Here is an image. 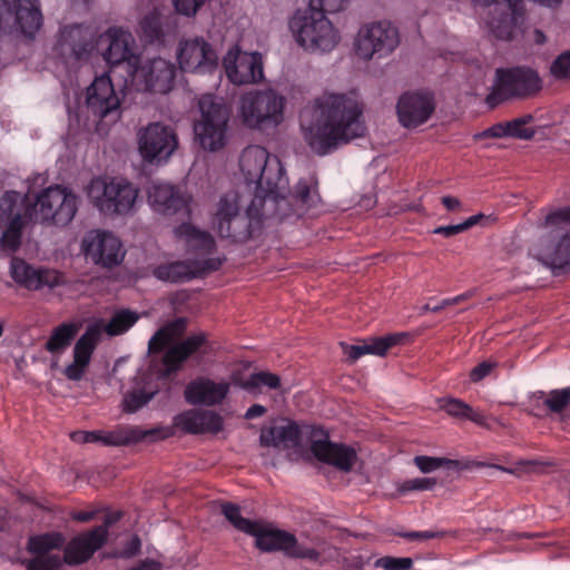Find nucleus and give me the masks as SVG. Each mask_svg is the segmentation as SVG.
Listing matches in <instances>:
<instances>
[{"label":"nucleus","mask_w":570,"mask_h":570,"mask_svg":"<svg viewBox=\"0 0 570 570\" xmlns=\"http://www.w3.org/2000/svg\"><path fill=\"white\" fill-rule=\"evenodd\" d=\"M206 0H173L178 13L191 17L195 16Z\"/></svg>","instance_id":"680f3d73"},{"label":"nucleus","mask_w":570,"mask_h":570,"mask_svg":"<svg viewBox=\"0 0 570 570\" xmlns=\"http://www.w3.org/2000/svg\"><path fill=\"white\" fill-rule=\"evenodd\" d=\"M202 118L195 124V135L200 146L210 151L225 146L229 121V109L223 99L214 95H203L199 99Z\"/></svg>","instance_id":"9d476101"},{"label":"nucleus","mask_w":570,"mask_h":570,"mask_svg":"<svg viewBox=\"0 0 570 570\" xmlns=\"http://www.w3.org/2000/svg\"><path fill=\"white\" fill-rule=\"evenodd\" d=\"M543 403L550 412L562 413L570 403V386L550 391Z\"/></svg>","instance_id":"3c124183"},{"label":"nucleus","mask_w":570,"mask_h":570,"mask_svg":"<svg viewBox=\"0 0 570 570\" xmlns=\"http://www.w3.org/2000/svg\"><path fill=\"white\" fill-rule=\"evenodd\" d=\"M286 556L296 559L318 561L321 553L314 548L298 543L297 539L295 538V543L291 544L286 551Z\"/></svg>","instance_id":"4d7b16f0"},{"label":"nucleus","mask_w":570,"mask_h":570,"mask_svg":"<svg viewBox=\"0 0 570 570\" xmlns=\"http://www.w3.org/2000/svg\"><path fill=\"white\" fill-rule=\"evenodd\" d=\"M65 537L60 532H48L30 537L27 549L31 554H51L52 550L61 549Z\"/></svg>","instance_id":"79ce46f5"},{"label":"nucleus","mask_w":570,"mask_h":570,"mask_svg":"<svg viewBox=\"0 0 570 570\" xmlns=\"http://www.w3.org/2000/svg\"><path fill=\"white\" fill-rule=\"evenodd\" d=\"M175 424L190 434L218 433L223 430L222 416L210 410H187L175 417Z\"/></svg>","instance_id":"7c9ffc66"},{"label":"nucleus","mask_w":570,"mask_h":570,"mask_svg":"<svg viewBox=\"0 0 570 570\" xmlns=\"http://www.w3.org/2000/svg\"><path fill=\"white\" fill-rule=\"evenodd\" d=\"M434 110V95L429 90L406 91L396 105L400 124L405 128H416L426 122Z\"/></svg>","instance_id":"4be33fe9"},{"label":"nucleus","mask_w":570,"mask_h":570,"mask_svg":"<svg viewBox=\"0 0 570 570\" xmlns=\"http://www.w3.org/2000/svg\"><path fill=\"white\" fill-rule=\"evenodd\" d=\"M240 170L248 187H254V197L259 200L257 207L264 218H284L294 214V208L284 194L288 180L285 169L276 156H271L261 146H249L242 153L239 159Z\"/></svg>","instance_id":"f03ea898"},{"label":"nucleus","mask_w":570,"mask_h":570,"mask_svg":"<svg viewBox=\"0 0 570 570\" xmlns=\"http://www.w3.org/2000/svg\"><path fill=\"white\" fill-rule=\"evenodd\" d=\"M532 121V115H524L511 121H507L505 128H508V137L525 140L532 139L535 135V130L533 128L527 127V125Z\"/></svg>","instance_id":"09e8293b"},{"label":"nucleus","mask_w":570,"mask_h":570,"mask_svg":"<svg viewBox=\"0 0 570 570\" xmlns=\"http://www.w3.org/2000/svg\"><path fill=\"white\" fill-rule=\"evenodd\" d=\"M10 275L19 286L28 291L56 288L66 284L63 273L48 267H35L19 257L11 258Z\"/></svg>","instance_id":"6ab92c4d"},{"label":"nucleus","mask_w":570,"mask_h":570,"mask_svg":"<svg viewBox=\"0 0 570 570\" xmlns=\"http://www.w3.org/2000/svg\"><path fill=\"white\" fill-rule=\"evenodd\" d=\"M110 75L104 73L95 78L87 88L86 105L99 120L115 122L120 117V99Z\"/></svg>","instance_id":"a211bd4d"},{"label":"nucleus","mask_w":570,"mask_h":570,"mask_svg":"<svg viewBox=\"0 0 570 570\" xmlns=\"http://www.w3.org/2000/svg\"><path fill=\"white\" fill-rule=\"evenodd\" d=\"M279 385L281 379L278 375L264 371L253 373L245 383V386L249 389H257L261 386L277 389Z\"/></svg>","instance_id":"6e6d98bb"},{"label":"nucleus","mask_w":570,"mask_h":570,"mask_svg":"<svg viewBox=\"0 0 570 570\" xmlns=\"http://www.w3.org/2000/svg\"><path fill=\"white\" fill-rule=\"evenodd\" d=\"M207 343L206 333L199 332L171 344L163 356L166 372L176 373L190 356L198 352L206 354Z\"/></svg>","instance_id":"c85d7f7f"},{"label":"nucleus","mask_w":570,"mask_h":570,"mask_svg":"<svg viewBox=\"0 0 570 570\" xmlns=\"http://www.w3.org/2000/svg\"><path fill=\"white\" fill-rule=\"evenodd\" d=\"M27 197L21 199L17 191H6L0 198V227L3 224H10L16 217L22 218V222H35L33 204L26 203Z\"/></svg>","instance_id":"f704fd0d"},{"label":"nucleus","mask_w":570,"mask_h":570,"mask_svg":"<svg viewBox=\"0 0 570 570\" xmlns=\"http://www.w3.org/2000/svg\"><path fill=\"white\" fill-rule=\"evenodd\" d=\"M309 435L311 452L318 461L346 473L352 471L357 460L354 448L330 441L327 432L321 426H312Z\"/></svg>","instance_id":"f3484780"},{"label":"nucleus","mask_w":570,"mask_h":570,"mask_svg":"<svg viewBox=\"0 0 570 570\" xmlns=\"http://www.w3.org/2000/svg\"><path fill=\"white\" fill-rule=\"evenodd\" d=\"M259 197L252 199L246 212L240 213L235 193L220 197L214 217L215 228L222 238L243 244L259 234L263 228L262 215L257 207Z\"/></svg>","instance_id":"7ed1b4c3"},{"label":"nucleus","mask_w":570,"mask_h":570,"mask_svg":"<svg viewBox=\"0 0 570 570\" xmlns=\"http://www.w3.org/2000/svg\"><path fill=\"white\" fill-rule=\"evenodd\" d=\"M541 261L548 265L554 275H560L570 267V233L554 230L542 242Z\"/></svg>","instance_id":"c756f323"},{"label":"nucleus","mask_w":570,"mask_h":570,"mask_svg":"<svg viewBox=\"0 0 570 570\" xmlns=\"http://www.w3.org/2000/svg\"><path fill=\"white\" fill-rule=\"evenodd\" d=\"M175 233L177 237L185 239L187 250L198 257H206L215 250L214 237L208 232L200 230L189 223L180 224Z\"/></svg>","instance_id":"72a5a7b5"},{"label":"nucleus","mask_w":570,"mask_h":570,"mask_svg":"<svg viewBox=\"0 0 570 570\" xmlns=\"http://www.w3.org/2000/svg\"><path fill=\"white\" fill-rule=\"evenodd\" d=\"M170 20L171 17L164 18L157 11L148 13L140 21L141 37L148 43L165 45L166 36L175 30Z\"/></svg>","instance_id":"c9c22d12"},{"label":"nucleus","mask_w":570,"mask_h":570,"mask_svg":"<svg viewBox=\"0 0 570 570\" xmlns=\"http://www.w3.org/2000/svg\"><path fill=\"white\" fill-rule=\"evenodd\" d=\"M312 0L304 10H297L289 22L297 43L304 49L315 52H328L333 50L340 41L338 31L326 18L322 10Z\"/></svg>","instance_id":"20e7f679"},{"label":"nucleus","mask_w":570,"mask_h":570,"mask_svg":"<svg viewBox=\"0 0 570 570\" xmlns=\"http://www.w3.org/2000/svg\"><path fill=\"white\" fill-rule=\"evenodd\" d=\"M153 396L154 393L146 392L145 390H134L124 397V411L135 413L146 405Z\"/></svg>","instance_id":"864d4df0"},{"label":"nucleus","mask_w":570,"mask_h":570,"mask_svg":"<svg viewBox=\"0 0 570 570\" xmlns=\"http://www.w3.org/2000/svg\"><path fill=\"white\" fill-rule=\"evenodd\" d=\"M550 71L557 79H570V51L559 55L552 62Z\"/></svg>","instance_id":"bf43d9fd"},{"label":"nucleus","mask_w":570,"mask_h":570,"mask_svg":"<svg viewBox=\"0 0 570 570\" xmlns=\"http://www.w3.org/2000/svg\"><path fill=\"white\" fill-rule=\"evenodd\" d=\"M542 88L538 72L529 67L498 68L485 102L490 108L512 99H525Z\"/></svg>","instance_id":"423d86ee"},{"label":"nucleus","mask_w":570,"mask_h":570,"mask_svg":"<svg viewBox=\"0 0 570 570\" xmlns=\"http://www.w3.org/2000/svg\"><path fill=\"white\" fill-rule=\"evenodd\" d=\"M497 367V363L484 361L474 366L470 372V381L472 383H479L483 379L490 375V373Z\"/></svg>","instance_id":"69168bd1"},{"label":"nucleus","mask_w":570,"mask_h":570,"mask_svg":"<svg viewBox=\"0 0 570 570\" xmlns=\"http://www.w3.org/2000/svg\"><path fill=\"white\" fill-rule=\"evenodd\" d=\"M85 255L104 267L119 265L125 256L120 239L110 232L91 230L82 239Z\"/></svg>","instance_id":"aec40b11"},{"label":"nucleus","mask_w":570,"mask_h":570,"mask_svg":"<svg viewBox=\"0 0 570 570\" xmlns=\"http://www.w3.org/2000/svg\"><path fill=\"white\" fill-rule=\"evenodd\" d=\"M138 193L132 183L120 177H95L87 187L90 203L107 216L129 214L134 209Z\"/></svg>","instance_id":"39448f33"},{"label":"nucleus","mask_w":570,"mask_h":570,"mask_svg":"<svg viewBox=\"0 0 570 570\" xmlns=\"http://www.w3.org/2000/svg\"><path fill=\"white\" fill-rule=\"evenodd\" d=\"M415 465L423 473L433 472L440 468L446 469H455L459 470L461 468V463L458 460H451L446 458H434L426 455H417L414 458Z\"/></svg>","instance_id":"de8ad7c7"},{"label":"nucleus","mask_w":570,"mask_h":570,"mask_svg":"<svg viewBox=\"0 0 570 570\" xmlns=\"http://www.w3.org/2000/svg\"><path fill=\"white\" fill-rule=\"evenodd\" d=\"M229 387L228 382L217 383L208 377L200 376L187 384L184 396L188 404L214 406L225 400Z\"/></svg>","instance_id":"bb28decb"},{"label":"nucleus","mask_w":570,"mask_h":570,"mask_svg":"<svg viewBox=\"0 0 570 570\" xmlns=\"http://www.w3.org/2000/svg\"><path fill=\"white\" fill-rule=\"evenodd\" d=\"M488 7L485 23L490 32L500 40H511L521 31L525 20L522 0H473Z\"/></svg>","instance_id":"f8f14e48"},{"label":"nucleus","mask_w":570,"mask_h":570,"mask_svg":"<svg viewBox=\"0 0 570 570\" xmlns=\"http://www.w3.org/2000/svg\"><path fill=\"white\" fill-rule=\"evenodd\" d=\"M302 436V430L292 421L287 425L263 429L259 435V444L264 448L295 449L301 446Z\"/></svg>","instance_id":"2f4dec72"},{"label":"nucleus","mask_w":570,"mask_h":570,"mask_svg":"<svg viewBox=\"0 0 570 570\" xmlns=\"http://www.w3.org/2000/svg\"><path fill=\"white\" fill-rule=\"evenodd\" d=\"M439 406L448 415L456 420H466L480 426H487L488 417L460 399L443 397L439 401Z\"/></svg>","instance_id":"4c0bfd02"},{"label":"nucleus","mask_w":570,"mask_h":570,"mask_svg":"<svg viewBox=\"0 0 570 570\" xmlns=\"http://www.w3.org/2000/svg\"><path fill=\"white\" fill-rule=\"evenodd\" d=\"M104 532L100 528H92L72 538L65 548V563L79 566L89 561L107 543Z\"/></svg>","instance_id":"a878e982"},{"label":"nucleus","mask_w":570,"mask_h":570,"mask_svg":"<svg viewBox=\"0 0 570 570\" xmlns=\"http://www.w3.org/2000/svg\"><path fill=\"white\" fill-rule=\"evenodd\" d=\"M451 532L446 530L405 531L397 534L407 541H424L431 539H443Z\"/></svg>","instance_id":"13d9d810"},{"label":"nucleus","mask_w":570,"mask_h":570,"mask_svg":"<svg viewBox=\"0 0 570 570\" xmlns=\"http://www.w3.org/2000/svg\"><path fill=\"white\" fill-rule=\"evenodd\" d=\"M223 261L220 258H197L178 261L166 265H160L155 269V276L161 281L171 283H184L199 277L207 272L220 268Z\"/></svg>","instance_id":"b1692460"},{"label":"nucleus","mask_w":570,"mask_h":570,"mask_svg":"<svg viewBox=\"0 0 570 570\" xmlns=\"http://www.w3.org/2000/svg\"><path fill=\"white\" fill-rule=\"evenodd\" d=\"M340 345L342 347L344 355H346L348 361L352 363L356 362L363 355L368 354V346H367L366 342H364L362 344H355V345H351L345 342H341Z\"/></svg>","instance_id":"0e129e2a"},{"label":"nucleus","mask_w":570,"mask_h":570,"mask_svg":"<svg viewBox=\"0 0 570 570\" xmlns=\"http://www.w3.org/2000/svg\"><path fill=\"white\" fill-rule=\"evenodd\" d=\"M222 514L235 529L249 535L254 532L258 522L244 518L240 513L239 505L232 502H225L222 504Z\"/></svg>","instance_id":"c03bdc74"},{"label":"nucleus","mask_w":570,"mask_h":570,"mask_svg":"<svg viewBox=\"0 0 570 570\" xmlns=\"http://www.w3.org/2000/svg\"><path fill=\"white\" fill-rule=\"evenodd\" d=\"M299 126L304 141L315 155H330L365 136L363 104L353 92H325L303 108Z\"/></svg>","instance_id":"f257e3e1"},{"label":"nucleus","mask_w":570,"mask_h":570,"mask_svg":"<svg viewBox=\"0 0 570 570\" xmlns=\"http://www.w3.org/2000/svg\"><path fill=\"white\" fill-rule=\"evenodd\" d=\"M154 431H142L137 426H118L117 429L105 432L104 445L121 446L139 442L153 434Z\"/></svg>","instance_id":"a19ab883"},{"label":"nucleus","mask_w":570,"mask_h":570,"mask_svg":"<svg viewBox=\"0 0 570 570\" xmlns=\"http://www.w3.org/2000/svg\"><path fill=\"white\" fill-rule=\"evenodd\" d=\"M30 560H26L23 564L27 570H60L65 563L59 554H33Z\"/></svg>","instance_id":"8fccbe9b"},{"label":"nucleus","mask_w":570,"mask_h":570,"mask_svg":"<svg viewBox=\"0 0 570 570\" xmlns=\"http://www.w3.org/2000/svg\"><path fill=\"white\" fill-rule=\"evenodd\" d=\"M312 0L308 1L311 3ZM348 0H316L315 4L318 10L325 13H334L343 10Z\"/></svg>","instance_id":"774afa93"},{"label":"nucleus","mask_w":570,"mask_h":570,"mask_svg":"<svg viewBox=\"0 0 570 570\" xmlns=\"http://www.w3.org/2000/svg\"><path fill=\"white\" fill-rule=\"evenodd\" d=\"M207 343L206 333L199 332L171 344L163 356L166 372L176 373L190 356L198 352L206 354Z\"/></svg>","instance_id":"cd10ccee"},{"label":"nucleus","mask_w":570,"mask_h":570,"mask_svg":"<svg viewBox=\"0 0 570 570\" xmlns=\"http://www.w3.org/2000/svg\"><path fill=\"white\" fill-rule=\"evenodd\" d=\"M285 98L275 90H253L242 96L239 115L252 129L277 127L284 119Z\"/></svg>","instance_id":"0eeeda50"},{"label":"nucleus","mask_w":570,"mask_h":570,"mask_svg":"<svg viewBox=\"0 0 570 570\" xmlns=\"http://www.w3.org/2000/svg\"><path fill=\"white\" fill-rule=\"evenodd\" d=\"M176 66L163 58H153L144 63H137V71L132 77L126 78L124 87H136L138 90L167 94L175 82Z\"/></svg>","instance_id":"4468645a"},{"label":"nucleus","mask_w":570,"mask_h":570,"mask_svg":"<svg viewBox=\"0 0 570 570\" xmlns=\"http://www.w3.org/2000/svg\"><path fill=\"white\" fill-rule=\"evenodd\" d=\"M97 29L90 24H65L59 29L55 51L66 63L88 60L97 50Z\"/></svg>","instance_id":"ddd939ff"},{"label":"nucleus","mask_w":570,"mask_h":570,"mask_svg":"<svg viewBox=\"0 0 570 570\" xmlns=\"http://www.w3.org/2000/svg\"><path fill=\"white\" fill-rule=\"evenodd\" d=\"M255 538V546L264 552L286 551L291 544L295 543V535L278 529H272L262 522H257L254 532L250 534Z\"/></svg>","instance_id":"473e14b6"},{"label":"nucleus","mask_w":570,"mask_h":570,"mask_svg":"<svg viewBox=\"0 0 570 570\" xmlns=\"http://www.w3.org/2000/svg\"><path fill=\"white\" fill-rule=\"evenodd\" d=\"M102 330L100 325H89L85 333L78 338L73 347V358L89 364L91 356L101 338Z\"/></svg>","instance_id":"ea45409f"},{"label":"nucleus","mask_w":570,"mask_h":570,"mask_svg":"<svg viewBox=\"0 0 570 570\" xmlns=\"http://www.w3.org/2000/svg\"><path fill=\"white\" fill-rule=\"evenodd\" d=\"M177 58L185 72L210 73L218 68L215 49L202 37L181 42Z\"/></svg>","instance_id":"412c9836"},{"label":"nucleus","mask_w":570,"mask_h":570,"mask_svg":"<svg viewBox=\"0 0 570 570\" xmlns=\"http://www.w3.org/2000/svg\"><path fill=\"white\" fill-rule=\"evenodd\" d=\"M139 153L150 164H160L178 147V137L174 128L161 122H151L139 132Z\"/></svg>","instance_id":"dca6fc26"},{"label":"nucleus","mask_w":570,"mask_h":570,"mask_svg":"<svg viewBox=\"0 0 570 570\" xmlns=\"http://www.w3.org/2000/svg\"><path fill=\"white\" fill-rule=\"evenodd\" d=\"M407 337V333H393L385 336L373 337L366 343L368 346V354L385 356L390 348L403 344Z\"/></svg>","instance_id":"a18cd8bd"},{"label":"nucleus","mask_w":570,"mask_h":570,"mask_svg":"<svg viewBox=\"0 0 570 570\" xmlns=\"http://www.w3.org/2000/svg\"><path fill=\"white\" fill-rule=\"evenodd\" d=\"M30 222H22V218L16 217L10 224H3L4 228L0 236V247L6 252H17L21 246L23 228Z\"/></svg>","instance_id":"37998d69"},{"label":"nucleus","mask_w":570,"mask_h":570,"mask_svg":"<svg viewBox=\"0 0 570 570\" xmlns=\"http://www.w3.org/2000/svg\"><path fill=\"white\" fill-rule=\"evenodd\" d=\"M148 202L155 212L163 215H189L190 213L186 196L180 189L167 183H153L148 188Z\"/></svg>","instance_id":"393cba45"},{"label":"nucleus","mask_w":570,"mask_h":570,"mask_svg":"<svg viewBox=\"0 0 570 570\" xmlns=\"http://www.w3.org/2000/svg\"><path fill=\"white\" fill-rule=\"evenodd\" d=\"M79 328V325L73 322H63L53 327L45 344V350L51 354H61L71 345Z\"/></svg>","instance_id":"58836bf2"},{"label":"nucleus","mask_w":570,"mask_h":570,"mask_svg":"<svg viewBox=\"0 0 570 570\" xmlns=\"http://www.w3.org/2000/svg\"><path fill=\"white\" fill-rule=\"evenodd\" d=\"M223 66L228 79L235 85L256 83L264 79L263 57L259 52L228 51Z\"/></svg>","instance_id":"5701e85b"},{"label":"nucleus","mask_w":570,"mask_h":570,"mask_svg":"<svg viewBox=\"0 0 570 570\" xmlns=\"http://www.w3.org/2000/svg\"><path fill=\"white\" fill-rule=\"evenodd\" d=\"M89 364H85L79 362L77 358H73V362L66 366L63 374L70 381H80L83 377V374Z\"/></svg>","instance_id":"338daca9"},{"label":"nucleus","mask_w":570,"mask_h":570,"mask_svg":"<svg viewBox=\"0 0 570 570\" xmlns=\"http://www.w3.org/2000/svg\"><path fill=\"white\" fill-rule=\"evenodd\" d=\"M560 224H570V206L554 209L546 216V226H558Z\"/></svg>","instance_id":"e2e57ef3"},{"label":"nucleus","mask_w":570,"mask_h":570,"mask_svg":"<svg viewBox=\"0 0 570 570\" xmlns=\"http://www.w3.org/2000/svg\"><path fill=\"white\" fill-rule=\"evenodd\" d=\"M436 484L433 478H415L404 481L400 487L402 492L432 490Z\"/></svg>","instance_id":"052dcab7"},{"label":"nucleus","mask_w":570,"mask_h":570,"mask_svg":"<svg viewBox=\"0 0 570 570\" xmlns=\"http://www.w3.org/2000/svg\"><path fill=\"white\" fill-rule=\"evenodd\" d=\"M32 204L35 223L65 227L76 216L79 198L70 189L55 185L42 189Z\"/></svg>","instance_id":"1a4fd4ad"},{"label":"nucleus","mask_w":570,"mask_h":570,"mask_svg":"<svg viewBox=\"0 0 570 570\" xmlns=\"http://www.w3.org/2000/svg\"><path fill=\"white\" fill-rule=\"evenodd\" d=\"M187 328V320L177 317L161 326L149 340L148 351L150 353H160L166 346H170L180 340Z\"/></svg>","instance_id":"e433bc0d"},{"label":"nucleus","mask_w":570,"mask_h":570,"mask_svg":"<svg viewBox=\"0 0 570 570\" xmlns=\"http://www.w3.org/2000/svg\"><path fill=\"white\" fill-rule=\"evenodd\" d=\"M484 219H487V216L483 214L473 215L463 223L456 225L439 226L433 230V233L449 238L472 228Z\"/></svg>","instance_id":"603ef678"},{"label":"nucleus","mask_w":570,"mask_h":570,"mask_svg":"<svg viewBox=\"0 0 570 570\" xmlns=\"http://www.w3.org/2000/svg\"><path fill=\"white\" fill-rule=\"evenodd\" d=\"M399 43L400 36L396 27L391 22L380 21L360 29L355 47L357 56L370 60L375 55L379 57L390 55Z\"/></svg>","instance_id":"2eb2a0df"},{"label":"nucleus","mask_w":570,"mask_h":570,"mask_svg":"<svg viewBox=\"0 0 570 570\" xmlns=\"http://www.w3.org/2000/svg\"><path fill=\"white\" fill-rule=\"evenodd\" d=\"M43 17L39 0H0V36H23L33 39Z\"/></svg>","instance_id":"9b49d317"},{"label":"nucleus","mask_w":570,"mask_h":570,"mask_svg":"<svg viewBox=\"0 0 570 570\" xmlns=\"http://www.w3.org/2000/svg\"><path fill=\"white\" fill-rule=\"evenodd\" d=\"M138 321L137 313L129 309H121L114 314L105 331L110 336L121 335Z\"/></svg>","instance_id":"49530a36"},{"label":"nucleus","mask_w":570,"mask_h":570,"mask_svg":"<svg viewBox=\"0 0 570 570\" xmlns=\"http://www.w3.org/2000/svg\"><path fill=\"white\" fill-rule=\"evenodd\" d=\"M97 49L106 46L101 55L109 66V73L124 78L132 77L137 71L140 57L135 52V39L132 35L120 28H110L102 35L97 33Z\"/></svg>","instance_id":"6e6552de"},{"label":"nucleus","mask_w":570,"mask_h":570,"mask_svg":"<svg viewBox=\"0 0 570 570\" xmlns=\"http://www.w3.org/2000/svg\"><path fill=\"white\" fill-rule=\"evenodd\" d=\"M413 567V560L409 557L385 556L374 561V568L383 570H410Z\"/></svg>","instance_id":"5fc2aeb1"}]
</instances>
